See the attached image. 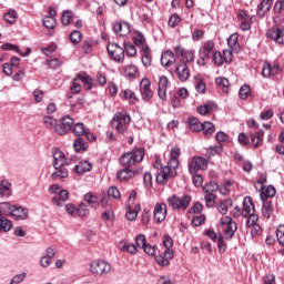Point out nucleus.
Segmentation results:
<instances>
[{"label":"nucleus","instance_id":"1","mask_svg":"<svg viewBox=\"0 0 284 284\" xmlns=\"http://www.w3.org/2000/svg\"><path fill=\"white\" fill-rule=\"evenodd\" d=\"M131 121L132 118L130 114H128V112L120 111L113 115L111 125L119 134H125V132H128V125H130Z\"/></svg>","mask_w":284,"mask_h":284},{"label":"nucleus","instance_id":"2","mask_svg":"<svg viewBox=\"0 0 284 284\" xmlns=\"http://www.w3.org/2000/svg\"><path fill=\"white\" fill-rule=\"evenodd\" d=\"M145 156V151L143 148H136L133 151L124 153L120 158V163L124 168H132V165H136V163H141Z\"/></svg>","mask_w":284,"mask_h":284},{"label":"nucleus","instance_id":"3","mask_svg":"<svg viewBox=\"0 0 284 284\" xmlns=\"http://www.w3.org/2000/svg\"><path fill=\"white\" fill-rule=\"evenodd\" d=\"M192 201V196L184 194L181 197L179 195L173 194L166 199V203L169 207L172 210H182V212H185L187 207H190V202Z\"/></svg>","mask_w":284,"mask_h":284},{"label":"nucleus","instance_id":"4","mask_svg":"<svg viewBox=\"0 0 284 284\" xmlns=\"http://www.w3.org/2000/svg\"><path fill=\"white\" fill-rule=\"evenodd\" d=\"M3 212H9L10 216L16 221H26L28 219V209L22 206H14L8 202L2 203Z\"/></svg>","mask_w":284,"mask_h":284},{"label":"nucleus","instance_id":"5","mask_svg":"<svg viewBox=\"0 0 284 284\" xmlns=\"http://www.w3.org/2000/svg\"><path fill=\"white\" fill-rule=\"evenodd\" d=\"M84 201L90 205L91 207H97L101 205V207H108V193L102 192L101 195H97L92 192H88L84 194Z\"/></svg>","mask_w":284,"mask_h":284},{"label":"nucleus","instance_id":"6","mask_svg":"<svg viewBox=\"0 0 284 284\" xmlns=\"http://www.w3.org/2000/svg\"><path fill=\"white\" fill-rule=\"evenodd\" d=\"M74 126V119L70 115H65L60 119L58 122V126L55 128V134L59 136H65V134H70L72 132V128Z\"/></svg>","mask_w":284,"mask_h":284},{"label":"nucleus","instance_id":"7","mask_svg":"<svg viewBox=\"0 0 284 284\" xmlns=\"http://www.w3.org/2000/svg\"><path fill=\"white\" fill-rule=\"evenodd\" d=\"M232 59H234V53L232 50H224L223 53L221 51H215L211 55L212 63L217 68H221L223 63H232Z\"/></svg>","mask_w":284,"mask_h":284},{"label":"nucleus","instance_id":"8","mask_svg":"<svg viewBox=\"0 0 284 284\" xmlns=\"http://www.w3.org/2000/svg\"><path fill=\"white\" fill-rule=\"evenodd\" d=\"M207 159L203 156H193L187 164L190 174H196L201 170H207Z\"/></svg>","mask_w":284,"mask_h":284},{"label":"nucleus","instance_id":"9","mask_svg":"<svg viewBox=\"0 0 284 284\" xmlns=\"http://www.w3.org/2000/svg\"><path fill=\"white\" fill-rule=\"evenodd\" d=\"M108 53L115 63H123L125 60V50L116 43L108 44Z\"/></svg>","mask_w":284,"mask_h":284},{"label":"nucleus","instance_id":"10","mask_svg":"<svg viewBox=\"0 0 284 284\" xmlns=\"http://www.w3.org/2000/svg\"><path fill=\"white\" fill-rule=\"evenodd\" d=\"M176 176V169H172L170 164H166V166L162 168L161 172L156 175V183H160V185H165L170 179H174Z\"/></svg>","mask_w":284,"mask_h":284},{"label":"nucleus","instance_id":"11","mask_svg":"<svg viewBox=\"0 0 284 284\" xmlns=\"http://www.w3.org/2000/svg\"><path fill=\"white\" fill-rule=\"evenodd\" d=\"M220 223L221 225H226V229L224 230L226 239H233L237 230L236 222L232 221V217L225 216Z\"/></svg>","mask_w":284,"mask_h":284},{"label":"nucleus","instance_id":"12","mask_svg":"<svg viewBox=\"0 0 284 284\" xmlns=\"http://www.w3.org/2000/svg\"><path fill=\"white\" fill-rule=\"evenodd\" d=\"M153 216L155 223H163L165 217L168 216V204L165 203H158L154 206Z\"/></svg>","mask_w":284,"mask_h":284},{"label":"nucleus","instance_id":"13","mask_svg":"<svg viewBox=\"0 0 284 284\" xmlns=\"http://www.w3.org/2000/svg\"><path fill=\"white\" fill-rule=\"evenodd\" d=\"M216 44L213 40H206L202 43V47L199 50V57H203L206 59H211L212 54H214V48Z\"/></svg>","mask_w":284,"mask_h":284},{"label":"nucleus","instance_id":"14","mask_svg":"<svg viewBox=\"0 0 284 284\" xmlns=\"http://www.w3.org/2000/svg\"><path fill=\"white\" fill-rule=\"evenodd\" d=\"M160 63L163 68H172V65L176 63V57L174 55V51H163L161 54Z\"/></svg>","mask_w":284,"mask_h":284},{"label":"nucleus","instance_id":"15","mask_svg":"<svg viewBox=\"0 0 284 284\" xmlns=\"http://www.w3.org/2000/svg\"><path fill=\"white\" fill-rule=\"evenodd\" d=\"M112 28H113V32L115 34H119V37H128V34H130V32L132 31L130 23L125 21L115 22L113 23Z\"/></svg>","mask_w":284,"mask_h":284},{"label":"nucleus","instance_id":"16","mask_svg":"<svg viewBox=\"0 0 284 284\" xmlns=\"http://www.w3.org/2000/svg\"><path fill=\"white\" fill-rule=\"evenodd\" d=\"M172 258H174V251L165 250L163 254L155 256V262L161 267H168V265H170V261H172Z\"/></svg>","mask_w":284,"mask_h":284},{"label":"nucleus","instance_id":"17","mask_svg":"<svg viewBox=\"0 0 284 284\" xmlns=\"http://www.w3.org/2000/svg\"><path fill=\"white\" fill-rule=\"evenodd\" d=\"M175 73L180 81L185 82L190 79V67L185 62H181L175 65Z\"/></svg>","mask_w":284,"mask_h":284},{"label":"nucleus","instance_id":"18","mask_svg":"<svg viewBox=\"0 0 284 284\" xmlns=\"http://www.w3.org/2000/svg\"><path fill=\"white\" fill-rule=\"evenodd\" d=\"M122 74L128 81H134L139 77V67L126 64L122 68Z\"/></svg>","mask_w":284,"mask_h":284},{"label":"nucleus","instance_id":"19","mask_svg":"<svg viewBox=\"0 0 284 284\" xmlns=\"http://www.w3.org/2000/svg\"><path fill=\"white\" fill-rule=\"evenodd\" d=\"M68 164H58L57 166H53L55 172L51 174L52 181H59L60 179H68L70 171H68V168H65Z\"/></svg>","mask_w":284,"mask_h":284},{"label":"nucleus","instance_id":"20","mask_svg":"<svg viewBox=\"0 0 284 284\" xmlns=\"http://www.w3.org/2000/svg\"><path fill=\"white\" fill-rule=\"evenodd\" d=\"M169 83H170V80H168V77H165V75L160 77L159 85H158V94L162 101H165L168 99V84Z\"/></svg>","mask_w":284,"mask_h":284},{"label":"nucleus","instance_id":"21","mask_svg":"<svg viewBox=\"0 0 284 284\" xmlns=\"http://www.w3.org/2000/svg\"><path fill=\"white\" fill-rule=\"evenodd\" d=\"M179 156H181V149L179 146H173L170 152V160L168 161L169 168L172 170L179 169Z\"/></svg>","mask_w":284,"mask_h":284},{"label":"nucleus","instance_id":"22","mask_svg":"<svg viewBox=\"0 0 284 284\" xmlns=\"http://www.w3.org/2000/svg\"><path fill=\"white\" fill-rule=\"evenodd\" d=\"M266 36L275 41V43L284 44V28L270 29Z\"/></svg>","mask_w":284,"mask_h":284},{"label":"nucleus","instance_id":"23","mask_svg":"<svg viewBox=\"0 0 284 284\" xmlns=\"http://www.w3.org/2000/svg\"><path fill=\"white\" fill-rule=\"evenodd\" d=\"M92 171V163H90V161L88 160H82L80 161L74 168H73V172L75 174H85V172H91Z\"/></svg>","mask_w":284,"mask_h":284},{"label":"nucleus","instance_id":"24","mask_svg":"<svg viewBox=\"0 0 284 284\" xmlns=\"http://www.w3.org/2000/svg\"><path fill=\"white\" fill-rule=\"evenodd\" d=\"M70 199V193L68 190H60L58 195L52 199L53 205H57V207H63V203Z\"/></svg>","mask_w":284,"mask_h":284},{"label":"nucleus","instance_id":"25","mask_svg":"<svg viewBox=\"0 0 284 284\" xmlns=\"http://www.w3.org/2000/svg\"><path fill=\"white\" fill-rule=\"evenodd\" d=\"M105 267H108V263L103 260H95L91 262L92 274H105Z\"/></svg>","mask_w":284,"mask_h":284},{"label":"nucleus","instance_id":"26","mask_svg":"<svg viewBox=\"0 0 284 284\" xmlns=\"http://www.w3.org/2000/svg\"><path fill=\"white\" fill-rule=\"evenodd\" d=\"M52 156H53V168H57V165H61V163H63V165H69V163H67L65 161V153H63V151H61V149H54L52 151Z\"/></svg>","mask_w":284,"mask_h":284},{"label":"nucleus","instance_id":"27","mask_svg":"<svg viewBox=\"0 0 284 284\" xmlns=\"http://www.w3.org/2000/svg\"><path fill=\"white\" fill-rule=\"evenodd\" d=\"M12 196V183L8 180L0 181V197L3 199Z\"/></svg>","mask_w":284,"mask_h":284},{"label":"nucleus","instance_id":"28","mask_svg":"<svg viewBox=\"0 0 284 284\" xmlns=\"http://www.w3.org/2000/svg\"><path fill=\"white\" fill-rule=\"evenodd\" d=\"M254 203L251 196H245L243 200V216H248L250 214H255Z\"/></svg>","mask_w":284,"mask_h":284},{"label":"nucleus","instance_id":"29","mask_svg":"<svg viewBox=\"0 0 284 284\" xmlns=\"http://www.w3.org/2000/svg\"><path fill=\"white\" fill-rule=\"evenodd\" d=\"M260 196L262 201H270L267 199H272L273 196H276V189L272 185L262 186Z\"/></svg>","mask_w":284,"mask_h":284},{"label":"nucleus","instance_id":"30","mask_svg":"<svg viewBox=\"0 0 284 284\" xmlns=\"http://www.w3.org/2000/svg\"><path fill=\"white\" fill-rule=\"evenodd\" d=\"M78 79L83 83L85 90H92L94 88V80L85 72L78 73Z\"/></svg>","mask_w":284,"mask_h":284},{"label":"nucleus","instance_id":"31","mask_svg":"<svg viewBox=\"0 0 284 284\" xmlns=\"http://www.w3.org/2000/svg\"><path fill=\"white\" fill-rule=\"evenodd\" d=\"M141 61H142V65H144V68H150V65H152V57L150 55V47L149 45H144L142 48Z\"/></svg>","mask_w":284,"mask_h":284},{"label":"nucleus","instance_id":"32","mask_svg":"<svg viewBox=\"0 0 284 284\" xmlns=\"http://www.w3.org/2000/svg\"><path fill=\"white\" fill-rule=\"evenodd\" d=\"M227 45L233 52L241 50V44H239V33H233L229 37Z\"/></svg>","mask_w":284,"mask_h":284},{"label":"nucleus","instance_id":"33","mask_svg":"<svg viewBox=\"0 0 284 284\" xmlns=\"http://www.w3.org/2000/svg\"><path fill=\"white\" fill-rule=\"evenodd\" d=\"M119 250L121 252H126L128 254H136L139 250L136 248V245L132 243H125L124 241H121L119 243Z\"/></svg>","mask_w":284,"mask_h":284},{"label":"nucleus","instance_id":"34","mask_svg":"<svg viewBox=\"0 0 284 284\" xmlns=\"http://www.w3.org/2000/svg\"><path fill=\"white\" fill-rule=\"evenodd\" d=\"M187 123L192 132H201V130H203V123L199 122V119L194 116H189Z\"/></svg>","mask_w":284,"mask_h":284},{"label":"nucleus","instance_id":"35","mask_svg":"<svg viewBox=\"0 0 284 284\" xmlns=\"http://www.w3.org/2000/svg\"><path fill=\"white\" fill-rule=\"evenodd\" d=\"M75 152H88V142L83 138H77L73 142Z\"/></svg>","mask_w":284,"mask_h":284},{"label":"nucleus","instance_id":"36","mask_svg":"<svg viewBox=\"0 0 284 284\" xmlns=\"http://www.w3.org/2000/svg\"><path fill=\"white\" fill-rule=\"evenodd\" d=\"M273 212L274 205H272V201H263L262 215L264 216V219H270Z\"/></svg>","mask_w":284,"mask_h":284},{"label":"nucleus","instance_id":"37","mask_svg":"<svg viewBox=\"0 0 284 284\" xmlns=\"http://www.w3.org/2000/svg\"><path fill=\"white\" fill-rule=\"evenodd\" d=\"M119 97H121V99H124L125 101H129L130 103H134V101H138L136 93H134L130 89L122 90L119 93Z\"/></svg>","mask_w":284,"mask_h":284},{"label":"nucleus","instance_id":"38","mask_svg":"<svg viewBox=\"0 0 284 284\" xmlns=\"http://www.w3.org/2000/svg\"><path fill=\"white\" fill-rule=\"evenodd\" d=\"M276 239H277V243H280L282 245L283 248H281L278 251V254H281V256H284V224H281L277 230H276Z\"/></svg>","mask_w":284,"mask_h":284},{"label":"nucleus","instance_id":"39","mask_svg":"<svg viewBox=\"0 0 284 284\" xmlns=\"http://www.w3.org/2000/svg\"><path fill=\"white\" fill-rule=\"evenodd\" d=\"M43 123L45 128L53 130L54 132H57V128H59V121L50 115L43 118Z\"/></svg>","mask_w":284,"mask_h":284},{"label":"nucleus","instance_id":"40","mask_svg":"<svg viewBox=\"0 0 284 284\" xmlns=\"http://www.w3.org/2000/svg\"><path fill=\"white\" fill-rule=\"evenodd\" d=\"M132 176H134V171H132V169L130 168H126L118 172L119 181H130Z\"/></svg>","mask_w":284,"mask_h":284},{"label":"nucleus","instance_id":"41","mask_svg":"<svg viewBox=\"0 0 284 284\" xmlns=\"http://www.w3.org/2000/svg\"><path fill=\"white\" fill-rule=\"evenodd\" d=\"M274 69L272 68V64L270 62H264L262 67V77L264 79H270V77H275Z\"/></svg>","mask_w":284,"mask_h":284},{"label":"nucleus","instance_id":"42","mask_svg":"<svg viewBox=\"0 0 284 284\" xmlns=\"http://www.w3.org/2000/svg\"><path fill=\"white\" fill-rule=\"evenodd\" d=\"M72 21H74V13L71 10L63 11L61 17L62 26H70Z\"/></svg>","mask_w":284,"mask_h":284},{"label":"nucleus","instance_id":"43","mask_svg":"<svg viewBox=\"0 0 284 284\" xmlns=\"http://www.w3.org/2000/svg\"><path fill=\"white\" fill-rule=\"evenodd\" d=\"M232 199H226L224 201H222L219 205H217V211L220 212V214H227V211L230 210V207H232Z\"/></svg>","mask_w":284,"mask_h":284},{"label":"nucleus","instance_id":"44","mask_svg":"<svg viewBox=\"0 0 284 284\" xmlns=\"http://www.w3.org/2000/svg\"><path fill=\"white\" fill-rule=\"evenodd\" d=\"M133 41H134V45H136L138 48H141V51H143L144 45H148V43H145V36H143V33L141 32L135 33V36L133 37Z\"/></svg>","mask_w":284,"mask_h":284},{"label":"nucleus","instance_id":"45","mask_svg":"<svg viewBox=\"0 0 284 284\" xmlns=\"http://www.w3.org/2000/svg\"><path fill=\"white\" fill-rule=\"evenodd\" d=\"M72 128L73 129H71V130L75 136H83V134H85V132L88 131V130H85V124L81 123V122H78L75 124L73 123Z\"/></svg>","mask_w":284,"mask_h":284},{"label":"nucleus","instance_id":"46","mask_svg":"<svg viewBox=\"0 0 284 284\" xmlns=\"http://www.w3.org/2000/svg\"><path fill=\"white\" fill-rule=\"evenodd\" d=\"M12 230V221L3 217H0V232H10Z\"/></svg>","mask_w":284,"mask_h":284},{"label":"nucleus","instance_id":"47","mask_svg":"<svg viewBox=\"0 0 284 284\" xmlns=\"http://www.w3.org/2000/svg\"><path fill=\"white\" fill-rule=\"evenodd\" d=\"M90 214V209L85 202H81L77 207L75 215L77 216H88Z\"/></svg>","mask_w":284,"mask_h":284},{"label":"nucleus","instance_id":"48","mask_svg":"<svg viewBox=\"0 0 284 284\" xmlns=\"http://www.w3.org/2000/svg\"><path fill=\"white\" fill-rule=\"evenodd\" d=\"M69 39H70L71 43L77 45V43H81V40L83 39V34L79 30H73L70 33Z\"/></svg>","mask_w":284,"mask_h":284},{"label":"nucleus","instance_id":"49","mask_svg":"<svg viewBox=\"0 0 284 284\" xmlns=\"http://www.w3.org/2000/svg\"><path fill=\"white\" fill-rule=\"evenodd\" d=\"M270 7H267V4H264L262 1L257 4L256 8V16L260 17L261 19H263V17H265V14H267V12H270Z\"/></svg>","mask_w":284,"mask_h":284},{"label":"nucleus","instance_id":"50","mask_svg":"<svg viewBox=\"0 0 284 284\" xmlns=\"http://www.w3.org/2000/svg\"><path fill=\"white\" fill-rule=\"evenodd\" d=\"M250 92H252V89L250 88L248 84H243L240 88L239 94H240V99L242 101H247V97H250Z\"/></svg>","mask_w":284,"mask_h":284},{"label":"nucleus","instance_id":"51","mask_svg":"<svg viewBox=\"0 0 284 284\" xmlns=\"http://www.w3.org/2000/svg\"><path fill=\"white\" fill-rule=\"evenodd\" d=\"M252 148H261L263 145V138L256 135V133H250Z\"/></svg>","mask_w":284,"mask_h":284},{"label":"nucleus","instance_id":"52","mask_svg":"<svg viewBox=\"0 0 284 284\" xmlns=\"http://www.w3.org/2000/svg\"><path fill=\"white\" fill-rule=\"evenodd\" d=\"M1 50H4V52H17L18 54H21V50L19 49V45L12 44L10 42L3 43L1 45Z\"/></svg>","mask_w":284,"mask_h":284},{"label":"nucleus","instance_id":"53","mask_svg":"<svg viewBox=\"0 0 284 284\" xmlns=\"http://www.w3.org/2000/svg\"><path fill=\"white\" fill-rule=\"evenodd\" d=\"M219 191V184L216 182H210L205 186H203V192L205 194H214V192Z\"/></svg>","mask_w":284,"mask_h":284},{"label":"nucleus","instance_id":"54","mask_svg":"<svg viewBox=\"0 0 284 284\" xmlns=\"http://www.w3.org/2000/svg\"><path fill=\"white\" fill-rule=\"evenodd\" d=\"M42 23H43L44 28H47V30H53V28H57V19H54L52 17H45L42 20Z\"/></svg>","mask_w":284,"mask_h":284},{"label":"nucleus","instance_id":"55","mask_svg":"<svg viewBox=\"0 0 284 284\" xmlns=\"http://www.w3.org/2000/svg\"><path fill=\"white\" fill-rule=\"evenodd\" d=\"M205 136H210L214 134V124L212 122H204L202 123V129Z\"/></svg>","mask_w":284,"mask_h":284},{"label":"nucleus","instance_id":"56","mask_svg":"<svg viewBox=\"0 0 284 284\" xmlns=\"http://www.w3.org/2000/svg\"><path fill=\"white\" fill-rule=\"evenodd\" d=\"M204 200L206 207H214L216 203V195L214 193H205Z\"/></svg>","mask_w":284,"mask_h":284},{"label":"nucleus","instance_id":"57","mask_svg":"<svg viewBox=\"0 0 284 284\" xmlns=\"http://www.w3.org/2000/svg\"><path fill=\"white\" fill-rule=\"evenodd\" d=\"M196 111L199 114H201V116H205L210 114V112H212V104L210 103L202 104L197 106Z\"/></svg>","mask_w":284,"mask_h":284},{"label":"nucleus","instance_id":"58","mask_svg":"<svg viewBox=\"0 0 284 284\" xmlns=\"http://www.w3.org/2000/svg\"><path fill=\"white\" fill-rule=\"evenodd\" d=\"M195 90L199 94H205L206 90H207V85L205 84V82L203 81V79H197L195 81Z\"/></svg>","mask_w":284,"mask_h":284},{"label":"nucleus","instance_id":"59","mask_svg":"<svg viewBox=\"0 0 284 284\" xmlns=\"http://www.w3.org/2000/svg\"><path fill=\"white\" fill-rule=\"evenodd\" d=\"M79 81H81L80 79H78V75L72 80V84H71V92L72 94H80L81 93V83H79Z\"/></svg>","mask_w":284,"mask_h":284},{"label":"nucleus","instance_id":"60","mask_svg":"<svg viewBox=\"0 0 284 284\" xmlns=\"http://www.w3.org/2000/svg\"><path fill=\"white\" fill-rule=\"evenodd\" d=\"M124 52L126 57H136V47L134 44L128 42L124 44Z\"/></svg>","mask_w":284,"mask_h":284},{"label":"nucleus","instance_id":"61","mask_svg":"<svg viewBox=\"0 0 284 284\" xmlns=\"http://www.w3.org/2000/svg\"><path fill=\"white\" fill-rule=\"evenodd\" d=\"M181 23V17L176 13L171 14L168 21L169 28H176Z\"/></svg>","mask_w":284,"mask_h":284},{"label":"nucleus","instance_id":"62","mask_svg":"<svg viewBox=\"0 0 284 284\" xmlns=\"http://www.w3.org/2000/svg\"><path fill=\"white\" fill-rule=\"evenodd\" d=\"M247 219L246 225L247 227H252L253 225H258V215L256 213H251L248 216H244Z\"/></svg>","mask_w":284,"mask_h":284},{"label":"nucleus","instance_id":"63","mask_svg":"<svg viewBox=\"0 0 284 284\" xmlns=\"http://www.w3.org/2000/svg\"><path fill=\"white\" fill-rule=\"evenodd\" d=\"M4 21L8 23H14L17 21V11L11 10L3 16Z\"/></svg>","mask_w":284,"mask_h":284},{"label":"nucleus","instance_id":"64","mask_svg":"<svg viewBox=\"0 0 284 284\" xmlns=\"http://www.w3.org/2000/svg\"><path fill=\"white\" fill-rule=\"evenodd\" d=\"M284 11V0H276L273 7L275 14H281Z\"/></svg>","mask_w":284,"mask_h":284}]
</instances>
